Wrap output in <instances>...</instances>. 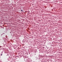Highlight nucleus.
Segmentation results:
<instances>
[{
    "instance_id": "obj_1",
    "label": "nucleus",
    "mask_w": 62,
    "mask_h": 62,
    "mask_svg": "<svg viewBox=\"0 0 62 62\" xmlns=\"http://www.w3.org/2000/svg\"><path fill=\"white\" fill-rule=\"evenodd\" d=\"M21 10V11H23V10Z\"/></svg>"
},
{
    "instance_id": "obj_2",
    "label": "nucleus",
    "mask_w": 62,
    "mask_h": 62,
    "mask_svg": "<svg viewBox=\"0 0 62 62\" xmlns=\"http://www.w3.org/2000/svg\"><path fill=\"white\" fill-rule=\"evenodd\" d=\"M1 55H2V54H1Z\"/></svg>"
}]
</instances>
